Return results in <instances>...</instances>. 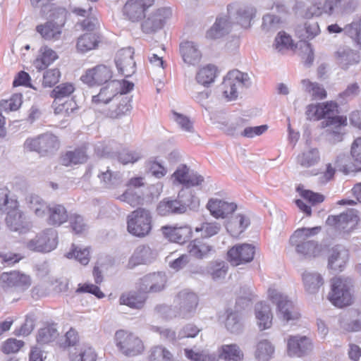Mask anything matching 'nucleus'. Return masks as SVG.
Returning <instances> with one entry per match:
<instances>
[{"label": "nucleus", "mask_w": 361, "mask_h": 361, "mask_svg": "<svg viewBox=\"0 0 361 361\" xmlns=\"http://www.w3.org/2000/svg\"><path fill=\"white\" fill-rule=\"evenodd\" d=\"M87 160L85 148L76 149L74 151L66 152L61 157V164L68 166L72 164H79Z\"/></svg>", "instance_id": "43"}, {"label": "nucleus", "mask_w": 361, "mask_h": 361, "mask_svg": "<svg viewBox=\"0 0 361 361\" xmlns=\"http://www.w3.org/2000/svg\"><path fill=\"white\" fill-rule=\"evenodd\" d=\"M195 197L188 188L181 190L175 200L165 198L161 201L157 208L161 216L182 214L187 211L188 207L195 202Z\"/></svg>", "instance_id": "5"}, {"label": "nucleus", "mask_w": 361, "mask_h": 361, "mask_svg": "<svg viewBox=\"0 0 361 361\" xmlns=\"http://www.w3.org/2000/svg\"><path fill=\"white\" fill-rule=\"evenodd\" d=\"M112 75V71L109 67L105 65H98L88 69L85 74L81 77V80L84 83L92 87L110 82Z\"/></svg>", "instance_id": "18"}, {"label": "nucleus", "mask_w": 361, "mask_h": 361, "mask_svg": "<svg viewBox=\"0 0 361 361\" xmlns=\"http://www.w3.org/2000/svg\"><path fill=\"white\" fill-rule=\"evenodd\" d=\"M216 76V67L212 65H208L199 70L196 75V80L199 84L207 86L214 81Z\"/></svg>", "instance_id": "53"}, {"label": "nucleus", "mask_w": 361, "mask_h": 361, "mask_svg": "<svg viewBox=\"0 0 361 361\" xmlns=\"http://www.w3.org/2000/svg\"><path fill=\"white\" fill-rule=\"evenodd\" d=\"M321 231L320 226L302 228L297 229L290 238V243L295 247V251L306 259L319 257L322 251V246L318 242L310 239Z\"/></svg>", "instance_id": "1"}, {"label": "nucleus", "mask_w": 361, "mask_h": 361, "mask_svg": "<svg viewBox=\"0 0 361 361\" xmlns=\"http://www.w3.org/2000/svg\"><path fill=\"white\" fill-rule=\"evenodd\" d=\"M163 234L169 240L183 243L190 239L192 235V229L188 226H165L161 228Z\"/></svg>", "instance_id": "27"}, {"label": "nucleus", "mask_w": 361, "mask_h": 361, "mask_svg": "<svg viewBox=\"0 0 361 361\" xmlns=\"http://www.w3.org/2000/svg\"><path fill=\"white\" fill-rule=\"evenodd\" d=\"M69 357L71 361H96L97 353L91 346L83 345L71 352Z\"/></svg>", "instance_id": "45"}, {"label": "nucleus", "mask_w": 361, "mask_h": 361, "mask_svg": "<svg viewBox=\"0 0 361 361\" xmlns=\"http://www.w3.org/2000/svg\"><path fill=\"white\" fill-rule=\"evenodd\" d=\"M157 256L154 250L148 245H141L136 247L129 260V265L134 267L139 264L151 263Z\"/></svg>", "instance_id": "32"}, {"label": "nucleus", "mask_w": 361, "mask_h": 361, "mask_svg": "<svg viewBox=\"0 0 361 361\" xmlns=\"http://www.w3.org/2000/svg\"><path fill=\"white\" fill-rule=\"evenodd\" d=\"M302 90L309 93L314 99H323L326 97V92L323 86L308 79L301 80Z\"/></svg>", "instance_id": "50"}, {"label": "nucleus", "mask_w": 361, "mask_h": 361, "mask_svg": "<svg viewBox=\"0 0 361 361\" xmlns=\"http://www.w3.org/2000/svg\"><path fill=\"white\" fill-rule=\"evenodd\" d=\"M6 217V224L12 231L25 233L31 228V223L27 220L24 213L16 208H9Z\"/></svg>", "instance_id": "23"}, {"label": "nucleus", "mask_w": 361, "mask_h": 361, "mask_svg": "<svg viewBox=\"0 0 361 361\" xmlns=\"http://www.w3.org/2000/svg\"><path fill=\"white\" fill-rule=\"evenodd\" d=\"M338 113V105L334 102L319 104L318 105L310 104L307 106L306 116L307 119L319 120L325 118L322 122L324 126H335L336 127L346 124V117L343 116H334Z\"/></svg>", "instance_id": "3"}, {"label": "nucleus", "mask_w": 361, "mask_h": 361, "mask_svg": "<svg viewBox=\"0 0 361 361\" xmlns=\"http://www.w3.org/2000/svg\"><path fill=\"white\" fill-rule=\"evenodd\" d=\"M75 90V87L72 83H61L51 92L50 96L54 98L53 105H56L58 102H61L63 98L69 97Z\"/></svg>", "instance_id": "54"}, {"label": "nucleus", "mask_w": 361, "mask_h": 361, "mask_svg": "<svg viewBox=\"0 0 361 361\" xmlns=\"http://www.w3.org/2000/svg\"><path fill=\"white\" fill-rule=\"evenodd\" d=\"M99 42V35L94 33H85L78 38L77 49L79 51L85 53L96 48Z\"/></svg>", "instance_id": "48"}, {"label": "nucleus", "mask_w": 361, "mask_h": 361, "mask_svg": "<svg viewBox=\"0 0 361 361\" xmlns=\"http://www.w3.org/2000/svg\"><path fill=\"white\" fill-rule=\"evenodd\" d=\"M40 154H46L56 151L59 147V142L56 136L51 133L39 135Z\"/></svg>", "instance_id": "46"}, {"label": "nucleus", "mask_w": 361, "mask_h": 361, "mask_svg": "<svg viewBox=\"0 0 361 361\" xmlns=\"http://www.w3.org/2000/svg\"><path fill=\"white\" fill-rule=\"evenodd\" d=\"M145 297L136 293H123L120 297L121 305H125L133 309H141L145 302Z\"/></svg>", "instance_id": "52"}, {"label": "nucleus", "mask_w": 361, "mask_h": 361, "mask_svg": "<svg viewBox=\"0 0 361 361\" xmlns=\"http://www.w3.org/2000/svg\"><path fill=\"white\" fill-rule=\"evenodd\" d=\"M179 51L183 61L189 65H195L201 59L202 54L198 46L193 42H183L179 45Z\"/></svg>", "instance_id": "31"}, {"label": "nucleus", "mask_w": 361, "mask_h": 361, "mask_svg": "<svg viewBox=\"0 0 361 361\" xmlns=\"http://www.w3.org/2000/svg\"><path fill=\"white\" fill-rule=\"evenodd\" d=\"M207 208L214 217L225 219L235 211L237 205L234 202H228L219 199H211L207 204Z\"/></svg>", "instance_id": "24"}, {"label": "nucleus", "mask_w": 361, "mask_h": 361, "mask_svg": "<svg viewBox=\"0 0 361 361\" xmlns=\"http://www.w3.org/2000/svg\"><path fill=\"white\" fill-rule=\"evenodd\" d=\"M10 191L5 187H0V211H6L9 208L18 207V202L16 200L9 198Z\"/></svg>", "instance_id": "58"}, {"label": "nucleus", "mask_w": 361, "mask_h": 361, "mask_svg": "<svg viewBox=\"0 0 361 361\" xmlns=\"http://www.w3.org/2000/svg\"><path fill=\"white\" fill-rule=\"evenodd\" d=\"M59 335V334L56 324H49L39 330L37 336V341L39 344H47L54 341Z\"/></svg>", "instance_id": "51"}, {"label": "nucleus", "mask_w": 361, "mask_h": 361, "mask_svg": "<svg viewBox=\"0 0 361 361\" xmlns=\"http://www.w3.org/2000/svg\"><path fill=\"white\" fill-rule=\"evenodd\" d=\"M66 257L68 259L75 258L81 264L86 265L90 262V252L87 248L81 249L73 245V249L68 252Z\"/></svg>", "instance_id": "57"}, {"label": "nucleus", "mask_w": 361, "mask_h": 361, "mask_svg": "<svg viewBox=\"0 0 361 361\" xmlns=\"http://www.w3.org/2000/svg\"><path fill=\"white\" fill-rule=\"evenodd\" d=\"M358 221L357 211L350 209L340 215L329 216L326 219V224L334 226L337 230L349 233L355 228Z\"/></svg>", "instance_id": "16"}, {"label": "nucleus", "mask_w": 361, "mask_h": 361, "mask_svg": "<svg viewBox=\"0 0 361 361\" xmlns=\"http://www.w3.org/2000/svg\"><path fill=\"white\" fill-rule=\"evenodd\" d=\"M219 357L226 361H241L244 354L235 343L222 345L218 350Z\"/></svg>", "instance_id": "40"}, {"label": "nucleus", "mask_w": 361, "mask_h": 361, "mask_svg": "<svg viewBox=\"0 0 361 361\" xmlns=\"http://www.w3.org/2000/svg\"><path fill=\"white\" fill-rule=\"evenodd\" d=\"M92 171L97 173V176L99 179L100 184L105 188H114L121 183L120 173L110 170L109 166L104 167L100 162H99L95 167H89L84 177L89 178Z\"/></svg>", "instance_id": "13"}, {"label": "nucleus", "mask_w": 361, "mask_h": 361, "mask_svg": "<svg viewBox=\"0 0 361 361\" xmlns=\"http://www.w3.org/2000/svg\"><path fill=\"white\" fill-rule=\"evenodd\" d=\"M119 200L126 202L134 207L142 204L143 197L141 195L135 192L133 189L128 188V190L119 197Z\"/></svg>", "instance_id": "62"}, {"label": "nucleus", "mask_w": 361, "mask_h": 361, "mask_svg": "<svg viewBox=\"0 0 361 361\" xmlns=\"http://www.w3.org/2000/svg\"><path fill=\"white\" fill-rule=\"evenodd\" d=\"M169 8H160L150 13L141 24L142 30L147 34H152L161 30L166 21L171 16Z\"/></svg>", "instance_id": "14"}, {"label": "nucleus", "mask_w": 361, "mask_h": 361, "mask_svg": "<svg viewBox=\"0 0 361 361\" xmlns=\"http://www.w3.org/2000/svg\"><path fill=\"white\" fill-rule=\"evenodd\" d=\"M68 220L72 230L75 233H82L87 229V224L82 216L78 214H73L68 216Z\"/></svg>", "instance_id": "63"}, {"label": "nucleus", "mask_w": 361, "mask_h": 361, "mask_svg": "<svg viewBox=\"0 0 361 361\" xmlns=\"http://www.w3.org/2000/svg\"><path fill=\"white\" fill-rule=\"evenodd\" d=\"M228 266L224 262H216L209 268V273L214 280L224 279L227 273Z\"/></svg>", "instance_id": "61"}, {"label": "nucleus", "mask_w": 361, "mask_h": 361, "mask_svg": "<svg viewBox=\"0 0 361 361\" xmlns=\"http://www.w3.org/2000/svg\"><path fill=\"white\" fill-rule=\"evenodd\" d=\"M235 4H229L228 6V13L230 16L232 15L233 11L235 12V20L242 27H248L250 24L251 20L254 18L256 9L249 5L240 6L235 8Z\"/></svg>", "instance_id": "28"}, {"label": "nucleus", "mask_w": 361, "mask_h": 361, "mask_svg": "<svg viewBox=\"0 0 361 361\" xmlns=\"http://www.w3.org/2000/svg\"><path fill=\"white\" fill-rule=\"evenodd\" d=\"M249 224L248 219L243 214H238L227 221L226 228L231 236L237 238L245 230Z\"/></svg>", "instance_id": "39"}, {"label": "nucleus", "mask_w": 361, "mask_h": 361, "mask_svg": "<svg viewBox=\"0 0 361 361\" xmlns=\"http://www.w3.org/2000/svg\"><path fill=\"white\" fill-rule=\"evenodd\" d=\"M212 250V246L200 239H195L191 241L188 245L189 254L196 259L207 257Z\"/></svg>", "instance_id": "44"}, {"label": "nucleus", "mask_w": 361, "mask_h": 361, "mask_svg": "<svg viewBox=\"0 0 361 361\" xmlns=\"http://www.w3.org/2000/svg\"><path fill=\"white\" fill-rule=\"evenodd\" d=\"M269 297L273 303L277 306L279 317L287 322L299 319L300 314L297 311L292 301L288 297L276 289L269 288Z\"/></svg>", "instance_id": "10"}, {"label": "nucleus", "mask_w": 361, "mask_h": 361, "mask_svg": "<svg viewBox=\"0 0 361 361\" xmlns=\"http://www.w3.org/2000/svg\"><path fill=\"white\" fill-rule=\"evenodd\" d=\"M115 341L119 350L128 357L140 355L144 350L143 343L139 337L124 330L116 332Z\"/></svg>", "instance_id": "8"}, {"label": "nucleus", "mask_w": 361, "mask_h": 361, "mask_svg": "<svg viewBox=\"0 0 361 361\" xmlns=\"http://www.w3.org/2000/svg\"><path fill=\"white\" fill-rule=\"evenodd\" d=\"M226 328L233 334H238L242 331L243 325L238 312H231L228 314L226 322Z\"/></svg>", "instance_id": "59"}, {"label": "nucleus", "mask_w": 361, "mask_h": 361, "mask_svg": "<svg viewBox=\"0 0 361 361\" xmlns=\"http://www.w3.org/2000/svg\"><path fill=\"white\" fill-rule=\"evenodd\" d=\"M53 106H54V113L56 114H63L64 116H70L78 109L77 104L73 99L67 100L62 103L58 102L56 105Z\"/></svg>", "instance_id": "60"}, {"label": "nucleus", "mask_w": 361, "mask_h": 361, "mask_svg": "<svg viewBox=\"0 0 361 361\" xmlns=\"http://www.w3.org/2000/svg\"><path fill=\"white\" fill-rule=\"evenodd\" d=\"M63 23H56L54 20H48L36 27V31L41 37L49 41H57L61 39Z\"/></svg>", "instance_id": "26"}, {"label": "nucleus", "mask_w": 361, "mask_h": 361, "mask_svg": "<svg viewBox=\"0 0 361 361\" xmlns=\"http://www.w3.org/2000/svg\"><path fill=\"white\" fill-rule=\"evenodd\" d=\"M353 283L350 278L337 277L331 281L328 299L335 306L343 307L353 303Z\"/></svg>", "instance_id": "4"}, {"label": "nucleus", "mask_w": 361, "mask_h": 361, "mask_svg": "<svg viewBox=\"0 0 361 361\" xmlns=\"http://www.w3.org/2000/svg\"><path fill=\"white\" fill-rule=\"evenodd\" d=\"M179 305L178 317L188 318L195 312L198 304L197 295L188 290H183L177 295Z\"/></svg>", "instance_id": "22"}, {"label": "nucleus", "mask_w": 361, "mask_h": 361, "mask_svg": "<svg viewBox=\"0 0 361 361\" xmlns=\"http://www.w3.org/2000/svg\"><path fill=\"white\" fill-rule=\"evenodd\" d=\"M128 231L130 233L143 237L147 235L152 228V216L149 211L138 208L128 216Z\"/></svg>", "instance_id": "7"}, {"label": "nucleus", "mask_w": 361, "mask_h": 361, "mask_svg": "<svg viewBox=\"0 0 361 361\" xmlns=\"http://www.w3.org/2000/svg\"><path fill=\"white\" fill-rule=\"evenodd\" d=\"M296 36L301 41L310 40L320 33L319 26L315 20H307L303 24L298 25L295 29Z\"/></svg>", "instance_id": "35"}, {"label": "nucleus", "mask_w": 361, "mask_h": 361, "mask_svg": "<svg viewBox=\"0 0 361 361\" xmlns=\"http://www.w3.org/2000/svg\"><path fill=\"white\" fill-rule=\"evenodd\" d=\"M1 279L6 282L8 286L14 287L20 291H24L31 285L30 276L18 271L4 272L1 275Z\"/></svg>", "instance_id": "30"}, {"label": "nucleus", "mask_w": 361, "mask_h": 361, "mask_svg": "<svg viewBox=\"0 0 361 361\" xmlns=\"http://www.w3.org/2000/svg\"><path fill=\"white\" fill-rule=\"evenodd\" d=\"M335 167L345 174L354 172L358 170L357 164L352 162L348 155L345 154H340L336 158L334 162Z\"/></svg>", "instance_id": "55"}, {"label": "nucleus", "mask_w": 361, "mask_h": 361, "mask_svg": "<svg viewBox=\"0 0 361 361\" xmlns=\"http://www.w3.org/2000/svg\"><path fill=\"white\" fill-rule=\"evenodd\" d=\"M133 54V49L128 47L121 49L116 55L115 63L118 71L126 78L131 76L135 72Z\"/></svg>", "instance_id": "19"}, {"label": "nucleus", "mask_w": 361, "mask_h": 361, "mask_svg": "<svg viewBox=\"0 0 361 361\" xmlns=\"http://www.w3.org/2000/svg\"><path fill=\"white\" fill-rule=\"evenodd\" d=\"M39 52V57L34 61V66L39 71L45 69L57 59L56 53L47 47H42Z\"/></svg>", "instance_id": "47"}, {"label": "nucleus", "mask_w": 361, "mask_h": 361, "mask_svg": "<svg viewBox=\"0 0 361 361\" xmlns=\"http://www.w3.org/2000/svg\"><path fill=\"white\" fill-rule=\"evenodd\" d=\"M255 253V246L247 243L238 244L228 251V260L233 266H238L252 261Z\"/></svg>", "instance_id": "17"}, {"label": "nucleus", "mask_w": 361, "mask_h": 361, "mask_svg": "<svg viewBox=\"0 0 361 361\" xmlns=\"http://www.w3.org/2000/svg\"><path fill=\"white\" fill-rule=\"evenodd\" d=\"M25 204L27 208L37 216H44L48 206L47 203L38 195L30 193L25 197Z\"/></svg>", "instance_id": "41"}, {"label": "nucleus", "mask_w": 361, "mask_h": 361, "mask_svg": "<svg viewBox=\"0 0 361 361\" xmlns=\"http://www.w3.org/2000/svg\"><path fill=\"white\" fill-rule=\"evenodd\" d=\"M231 27V22L226 16H219L214 25L207 32L206 37L211 39L221 38L230 32Z\"/></svg>", "instance_id": "34"}, {"label": "nucleus", "mask_w": 361, "mask_h": 361, "mask_svg": "<svg viewBox=\"0 0 361 361\" xmlns=\"http://www.w3.org/2000/svg\"><path fill=\"white\" fill-rule=\"evenodd\" d=\"M149 361H174L172 353L162 345H156L149 350Z\"/></svg>", "instance_id": "56"}, {"label": "nucleus", "mask_w": 361, "mask_h": 361, "mask_svg": "<svg viewBox=\"0 0 361 361\" xmlns=\"http://www.w3.org/2000/svg\"><path fill=\"white\" fill-rule=\"evenodd\" d=\"M48 223L52 226H61L66 222L68 214L66 209L62 204H54L48 206Z\"/></svg>", "instance_id": "37"}, {"label": "nucleus", "mask_w": 361, "mask_h": 361, "mask_svg": "<svg viewBox=\"0 0 361 361\" xmlns=\"http://www.w3.org/2000/svg\"><path fill=\"white\" fill-rule=\"evenodd\" d=\"M274 353V347L267 340H262L257 344L255 357L257 361H269Z\"/></svg>", "instance_id": "49"}, {"label": "nucleus", "mask_w": 361, "mask_h": 361, "mask_svg": "<svg viewBox=\"0 0 361 361\" xmlns=\"http://www.w3.org/2000/svg\"><path fill=\"white\" fill-rule=\"evenodd\" d=\"M336 59L341 68L347 70L350 66L360 61V56L357 51L349 47H341L336 53Z\"/></svg>", "instance_id": "36"}, {"label": "nucleus", "mask_w": 361, "mask_h": 361, "mask_svg": "<svg viewBox=\"0 0 361 361\" xmlns=\"http://www.w3.org/2000/svg\"><path fill=\"white\" fill-rule=\"evenodd\" d=\"M305 290L310 294H316L324 284L322 276L314 271H305L302 275Z\"/></svg>", "instance_id": "33"}, {"label": "nucleus", "mask_w": 361, "mask_h": 361, "mask_svg": "<svg viewBox=\"0 0 361 361\" xmlns=\"http://www.w3.org/2000/svg\"><path fill=\"white\" fill-rule=\"evenodd\" d=\"M133 87V82L126 80L121 81L111 80L106 87L101 89L100 92L97 95L92 97V102L94 103L103 102L107 104L116 97L118 93L120 96L128 94Z\"/></svg>", "instance_id": "9"}, {"label": "nucleus", "mask_w": 361, "mask_h": 361, "mask_svg": "<svg viewBox=\"0 0 361 361\" xmlns=\"http://www.w3.org/2000/svg\"><path fill=\"white\" fill-rule=\"evenodd\" d=\"M250 85V78L247 73L236 69L232 70L224 78L221 84L222 92L228 100H235L238 97V90L249 87Z\"/></svg>", "instance_id": "6"}, {"label": "nucleus", "mask_w": 361, "mask_h": 361, "mask_svg": "<svg viewBox=\"0 0 361 361\" xmlns=\"http://www.w3.org/2000/svg\"><path fill=\"white\" fill-rule=\"evenodd\" d=\"M349 257L348 250L341 245H337L330 250L328 266L334 271H341Z\"/></svg>", "instance_id": "29"}, {"label": "nucleus", "mask_w": 361, "mask_h": 361, "mask_svg": "<svg viewBox=\"0 0 361 361\" xmlns=\"http://www.w3.org/2000/svg\"><path fill=\"white\" fill-rule=\"evenodd\" d=\"M345 33L361 45V27L358 22H353L345 26Z\"/></svg>", "instance_id": "64"}, {"label": "nucleus", "mask_w": 361, "mask_h": 361, "mask_svg": "<svg viewBox=\"0 0 361 361\" xmlns=\"http://www.w3.org/2000/svg\"><path fill=\"white\" fill-rule=\"evenodd\" d=\"M166 281V276L164 273L154 272L142 277L137 283V288L144 293H158L164 289Z\"/></svg>", "instance_id": "15"}, {"label": "nucleus", "mask_w": 361, "mask_h": 361, "mask_svg": "<svg viewBox=\"0 0 361 361\" xmlns=\"http://www.w3.org/2000/svg\"><path fill=\"white\" fill-rule=\"evenodd\" d=\"M117 145L116 142L111 141L108 145L103 146V145H97L95 147V152L98 156L115 159L123 164L129 163H135L141 158V154L139 152L123 149L122 152L117 151Z\"/></svg>", "instance_id": "11"}, {"label": "nucleus", "mask_w": 361, "mask_h": 361, "mask_svg": "<svg viewBox=\"0 0 361 361\" xmlns=\"http://www.w3.org/2000/svg\"><path fill=\"white\" fill-rule=\"evenodd\" d=\"M358 6L357 0H325L324 3L310 6L306 12V17L320 16L323 14L329 16L334 13L345 14L353 12Z\"/></svg>", "instance_id": "2"}, {"label": "nucleus", "mask_w": 361, "mask_h": 361, "mask_svg": "<svg viewBox=\"0 0 361 361\" xmlns=\"http://www.w3.org/2000/svg\"><path fill=\"white\" fill-rule=\"evenodd\" d=\"M173 177L179 183L187 187L200 185L204 178L194 171H190L186 165L179 166L173 174Z\"/></svg>", "instance_id": "25"}, {"label": "nucleus", "mask_w": 361, "mask_h": 361, "mask_svg": "<svg viewBox=\"0 0 361 361\" xmlns=\"http://www.w3.org/2000/svg\"><path fill=\"white\" fill-rule=\"evenodd\" d=\"M154 2V0H128L123 6V15L132 22H138L143 18L145 11Z\"/></svg>", "instance_id": "20"}, {"label": "nucleus", "mask_w": 361, "mask_h": 361, "mask_svg": "<svg viewBox=\"0 0 361 361\" xmlns=\"http://www.w3.org/2000/svg\"><path fill=\"white\" fill-rule=\"evenodd\" d=\"M288 354L291 357H302L313 349L311 340L305 336H291L287 341Z\"/></svg>", "instance_id": "21"}, {"label": "nucleus", "mask_w": 361, "mask_h": 361, "mask_svg": "<svg viewBox=\"0 0 361 361\" xmlns=\"http://www.w3.org/2000/svg\"><path fill=\"white\" fill-rule=\"evenodd\" d=\"M320 160L319 152L317 148H310L299 154L296 158L297 164L302 168L315 166Z\"/></svg>", "instance_id": "42"}, {"label": "nucleus", "mask_w": 361, "mask_h": 361, "mask_svg": "<svg viewBox=\"0 0 361 361\" xmlns=\"http://www.w3.org/2000/svg\"><path fill=\"white\" fill-rule=\"evenodd\" d=\"M57 243V232L48 228L29 240L26 247L32 251L49 252L56 248Z\"/></svg>", "instance_id": "12"}, {"label": "nucleus", "mask_w": 361, "mask_h": 361, "mask_svg": "<svg viewBox=\"0 0 361 361\" xmlns=\"http://www.w3.org/2000/svg\"><path fill=\"white\" fill-rule=\"evenodd\" d=\"M255 316L257 324L261 330L271 327L272 324V314L269 306L262 302L255 305Z\"/></svg>", "instance_id": "38"}]
</instances>
